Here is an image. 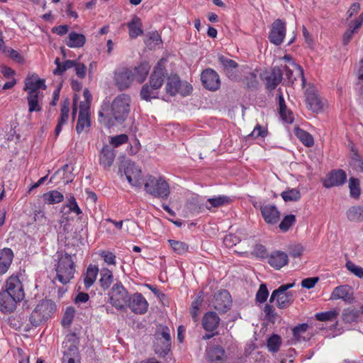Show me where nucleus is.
Here are the masks:
<instances>
[{"label":"nucleus","mask_w":363,"mask_h":363,"mask_svg":"<svg viewBox=\"0 0 363 363\" xmlns=\"http://www.w3.org/2000/svg\"><path fill=\"white\" fill-rule=\"evenodd\" d=\"M140 96L147 101H150L152 99H157L158 98L157 89H153L150 85L145 84L141 89Z\"/></svg>","instance_id":"nucleus-41"},{"label":"nucleus","mask_w":363,"mask_h":363,"mask_svg":"<svg viewBox=\"0 0 363 363\" xmlns=\"http://www.w3.org/2000/svg\"><path fill=\"white\" fill-rule=\"evenodd\" d=\"M263 312L264 313L265 319L270 323H274L277 318V313L275 311V308L269 303H267L264 308Z\"/></svg>","instance_id":"nucleus-47"},{"label":"nucleus","mask_w":363,"mask_h":363,"mask_svg":"<svg viewBox=\"0 0 363 363\" xmlns=\"http://www.w3.org/2000/svg\"><path fill=\"white\" fill-rule=\"evenodd\" d=\"M339 314L338 309H333L328 311L318 313L315 314V318L319 321L333 320L337 318Z\"/></svg>","instance_id":"nucleus-46"},{"label":"nucleus","mask_w":363,"mask_h":363,"mask_svg":"<svg viewBox=\"0 0 363 363\" xmlns=\"http://www.w3.org/2000/svg\"><path fill=\"white\" fill-rule=\"evenodd\" d=\"M330 299H342L346 303H352L354 300L352 289L348 285L337 286L334 289L331 294Z\"/></svg>","instance_id":"nucleus-20"},{"label":"nucleus","mask_w":363,"mask_h":363,"mask_svg":"<svg viewBox=\"0 0 363 363\" xmlns=\"http://www.w3.org/2000/svg\"><path fill=\"white\" fill-rule=\"evenodd\" d=\"M262 77L266 80L267 88L274 90L282 80L283 72L279 67H274L269 75L264 76V74H262Z\"/></svg>","instance_id":"nucleus-24"},{"label":"nucleus","mask_w":363,"mask_h":363,"mask_svg":"<svg viewBox=\"0 0 363 363\" xmlns=\"http://www.w3.org/2000/svg\"><path fill=\"white\" fill-rule=\"evenodd\" d=\"M281 340L279 335H273L267 340V347L269 351L277 352L279 350Z\"/></svg>","instance_id":"nucleus-48"},{"label":"nucleus","mask_w":363,"mask_h":363,"mask_svg":"<svg viewBox=\"0 0 363 363\" xmlns=\"http://www.w3.org/2000/svg\"><path fill=\"white\" fill-rule=\"evenodd\" d=\"M24 91L30 94H40L39 89L45 90L47 89L45 80L40 79L37 74H28L24 80Z\"/></svg>","instance_id":"nucleus-9"},{"label":"nucleus","mask_w":363,"mask_h":363,"mask_svg":"<svg viewBox=\"0 0 363 363\" xmlns=\"http://www.w3.org/2000/svg\"><path fill=\"white\" fill-rule=\"evenodd\" d=\"M74 313H75V310L74 308L68 307L66 309V311L64 313L63 318L62 319V321H61L62 325L64 327H67L72 323L74 316Z\"/></svg>","instance_id":"nucleus-56"},{"label":"nucleus","mask_w":363,"mask_h":363,"mask_svg":"<svg viewBox=\"0 0 363 363\" xmlns=\"http://www.w3.org/2000/svg\"><path fill=\"white\" fill-rule=\"evenodd\" d=\"M113 281V275L112 272L107 268H102L100 270V286L104 289H108Z\"/></svg>","instance_id":"nucleus-34"},{"label":"nucleus","mask_w":363,"mask_h":363,"mask_svg":"<svg viewBox=\"0 0 363 363\" xmlns=\"http://www.w3.org/2000/svg\"><path fill=\"white\" fill-rule=\"evenodd\" d=\"M346 173L342 169L330 172L323 181V186L325 188L337 186L343 184L346 181Z\"/></svg>","instance_id":"nucleus-19"},{"label":"nucleus","mask_w":363,"mask_h":363,"mask_svg":"<svg viewBox=\"0 0 363 363\" xmlns=\"http://www.w3.org/2000/svg\"><path fill=\"white\" fill-rule=\"evenodd\" d=\"M284 69L285 71L286 78L289 83L294 84L298 78H300L303 86L305 85L306 79L303 75V70L300 65L296 64L294 61H291L289 65H285Z\"/></svg>","instance_id":"nucleus-16"},{"label":"nucleus","mask_w":363,"mask_h":363,"mask_svg":"<svg viewBox=\"0 0 363 363\" xmlns=\"http://www.w3.org/2000/svg\"><path fill=\"white\" fill-rule=\"evenodd\" d=\"M115 159V153L113 150L104 147L100 154V163L104 167H109L112 165Z\"/></svg>","instance_id":"nucleus-37"},{"label":"nucleus","mask_w":363,"mask_h":363,"mask_svg":"<svg viewBox=\"0 0 363 363\" xmlns=\"http://www.w3.org/2000/svg\"><path fill=\"white\" fill-rule=\"evenodd\" d=\"M288 261L287 254L282 251H274L268 256V263L275 269H280L287 264Z\"/></svg>","instance_id":"nucleus-23"},{"label":"nucleus","mask_w":363,"mask_h":363,"mask_svg":"<svg viewBox=\"0 0 363 363\" xmlns=\"http://www.w3.org/2000/svg\"><path fill=\"white\" fill-rule=\"evenodd\" d=\"M296 222V217L294 215L290 214L284 217L283 220L279 223V228L281 231H287L290 227Z\"/></svg>","instance_id":"nucleus-53"},{"label":"nucleus","mask_w":363,"mask_h":363,"mask_svg":"<svg viewBox=\"0 0 363 363\" xmlns=\"http://www.w3.org/2000/svg\"><path fill=\"white\" fill-rule=\"evenodd\" d=\"M350 164L357 170L363 171V159L357 152L354 151L353 150L350 161Z\"/></svg>","instance_id":"nucleus-50"},{"label":"nucleus","mask_w":363,"mask_h":363,"mask_svg":"<svg viewBox=\"0 0 363 363\" xmlns=\"http://www.w3.org/2000/svg\"><path fill=\"white\" fill-rule=\"evenodd\" d=\"M260 211L264 221L268 224H275L280 218V213L274 205L261 206Z\"/></svg>","instance_id":"nucleus-21"},{"label":"nucleus","mask_w":363,"mask_h":363,"mask_svg":"<svg viewBox=\"0 0 363 363\" xmlns=\"http://www.w3.org/2000/svg\"><path fill=\"white\" fill-rule=\"evenodd\" d=\"M66 206L69 208L70 211L75 213L77 215H80L82 213L74 196L69 198Z\"/></svg>","instance_id":"nucleus-63"},{"label":"nucleus","mask_w":363,"mask_h":363,"mask_svg":"<svg viewBox=\"0 0 363 363\" xmlns=\"http://www.w3.org/2000/svg\"><path fill=\"white\" fill-rule=\"evenodd\" d=\"M349 187L350 195L354 199L359 198L360 196L359 182L357 179L350 178L349 180Z\"/></svg>","instance_id":"nucleus-52"},{"label":"nucleus","mask_w":363,"mask_h":363,"mask_svg":"<svg viewBox=\"0 0 363 363\" xmlns=\"http://www.w3.org/2000/svg\"><path fill=\"white\" fill-rule=\"evenodd\" d=\"M4 292H8L16 298L17 301H22L24 298V291L22 284L19 278L16 276H11L6 281V290Z\"/></svg>","instance_id":"nucleus-14"},{"label":"nucleus","mask_w":363,"mask_h":363,"mask_svg":"<svg viewBox=\"0 0 363 363\" xmlns=\"http://www.w3.org/2000/svg\"><path fill=\"white\" fill-rule=\"evenodd\" d=\"M99 270L96 266L89 265L86 269V272L84 279L86 289L90 288L96 279Z\"/></svg>","instance_id":"nucleus-38"},{"label":"nucleus","mask_w":363,"mask_h":363,"mask_svg":"<svg viewBox=\"0 0 363 363\" xmlns=\"http://www.w3.org/2000/svg\"><path fill=\"white\" fill-rule=\"evenodd\" d=\"M35 309L47 320L56 309V305L51 300H43L37 305Z\"/></svg>","instance_id":"nucleus-31"},{"label":"nucleus","mask_w":363,"mask_h":363,"mask_svg":"<svg viewBox=\"0 0 363 363\" xmlns=\"http://www.w3.org/2000/svg\"><path fill=\"white\" fill-rule=\"evenodd\" d=\"M108 295L109 303L113 307L121 311H125L127 308L130 295L121 283H116Z\"/></svg>","instance_id":"nucleus-5"},{"label":"nucleus","mask_w":363,"mask_h":363,"mask_svg":"<svg viewBox=\"0 0 363 363\" xmlns=\"http://www.w3.org/2000/svg\"><path fill=\"white\" fill-rule=\"evenodd\" d=\"M144 189L151 196L162 199H167L170 194L169 184L161 177L148 176L145 183Z\"/></svg>","instance_id":"nucleus-3"},{"label":"nucleus","mask_w":363,"mask_h":363,"mask_svg":"<svg viewBox=\"0 0 363 363\" xmlns=\"http://www.w3.org/2000/svg\"><path fill=\"white\" fill-rule=\"evenodd\" d=\"M150 66L147 62H142L138 66L122 67L114 72L116 86L121 91L128 89L133 82L142 84L147 78Z\"/></svg>","instance_id":"nucleus-2"},{"label":"nucleus","mask_w":363,"mask_h":363,"mask_svg":"<svg viewBox=\"0 0 363 363\" xmlns=\"http://www.w3.org/2000/svg\"><path fill=\"white\" fill-rule=\"evenodd\" d=\"M128 140V137L125 134H121L114 137H112L111 139V143L115 146L118 147L119 145L127 143Z\"/></svg>","instance_id":"nucleus-61"},{"label":"nucleus","mask_w":363,"mask_h":363,"mask_svg":"<svg viewBox=\"0 0 363 363\" xmlns=\"http://www.w3.org/2000/svg\"><path fill=\"white\" fill-rule=\"evenodd\" d=\"M17 301L16 298L11 295L8 292H0V311L2 313H11L16 307Z\"/></svg>","instance_id":"nucleus-22"},{"label":"nucleus","mask_w":363,"mask_h":363,"mask_svg":"<svg viewBox=\"0 0 363 363\" xmlns=\"http://www.w3.org/2000/svg\"><path fill=\"white\" fill-rule=\"evenodd\" d=\"M86 42L85 36L76 32H71L68 35L66 44L69 48H81Z\"/></svg>","instance_id":"nucleus-35"},{"label":"nucleus","mask_w":363,"mask_h":363,"mask_svg":"<svg viewBox=\"0 0 363 363\" xmlns=\"http://www.w3.org/2000/svg\"><path fill=\"white\" fill-rule=\"evenodd\" d=\"M154 341L155 352L160 357H165L171 349V337L169 329L166 326H160L155 333Z\"/></svg>","instance_id":"nucleus-6"},{"label":"nucleus","mask_w":363,"mask_h":363,"mask_svg":"<svg viewBox=\"0 0 363 363\" xmlns=\"http://www.w3.org/2000/svg\"><path fill=\"white\" fill-rule=\"evenodd\" d=\"M346 215L347 219L350 221L362 222L363 221V206H352L347 210Z\"/></svg>","instance_id":"nucleus-39"},{"label":"nucleus","mask_w":363,"mask_h":363,"mask_svg":"<svg viewBox=\"0 0 363 363\" xmlns=\"http://www.w3.org/2000/svg\"><path fill=\"white\" fill-rule=\"evenodd\" d=\"M285 35V23L281 19L275 20L272 24V28L269 35V41L275 45H279L282 43Z\"/></svg>","instance_id":"nucleus-10"},{"label":"nucleus","mask_w":363,"mask_h":363,"mask_svg":"<svg viewBox=\"0 0 363 363\" xmlns=\"http://www.w3.org/2000/svg\"><path fill=\"white\" fill-rule=\"evenodd\" d=\"M295 134L306 147H311L313 145V138L308 132L297 128L295 129Z\"/></svg>","instance_id":"nucleus-43"},{"label":"nucleus","mask_w":363,"mask_h":363,"mask_svg":"<svg viewBox=\"0 0 363 363\" xmlns=\"http://www.w3.org/2000/svg\"><path fill=\"white\" fill-rule=\"evenodd\" d=\"M45 320L43 315H41L35 308L29 316V322L31 327L38 326L43 321Z\"/></svg>","instance_id":"nucleus-54"},{"label":"nucleus","mask_w":363,"mask_h":363,"mask_svg":"<svg viewBox=\"0 0 363 363\" xmlns=\"http://www.w3.org/2000/svg\"><path fill=\"white\" fill-rule=\"evenodd\" d=\"M76 60H66L65 61L61 67H56L53 70V74L55 75H62L66 70L74 67V65H76Z\"/></svg>","instance_id":"nucleus-57"},{"label":"nucleus","mask_w":363,"mask_h":363,"mask_svg":"<svg viewBox=\"0 0 363 363\" xmlns=\"http://www.w3.org/2000/svg\"><path fill=\"white\" fill-rule=\"evenodd\" d=\"M184 86L186 89L184 92L180 90L182 87V82L179 77L176 74L171 75L167 78L166 91L170 96H175L177 93H181L182 95L189 94L192 89L191 86L188 84H185Z\"/></svg>","instance_id":"nucleus-12"},{"label":"nucleus","mask_w":363,"mask_h":363,"mask_svg":"<svg viewBox=\"0 0 363 363\" xmlns=\"http://www.w3.org/2000/svg\"><path fill=\"white\" fill-rule=\"evenodd\" d=\"M218 62L223 67V69L228 77L232 78L233 77V71L238 67V63L235 61L223 55L218 56Z\"/></svg>","instance_id":"nucleus-36"},{"label":"nucleus","mask_w":363,"mask_h":363,"mask_svg":"<svg viewBox=\"0 0 363 363\" xmlns=\"http://www.w3.org/2000/svg\"><path fill=\"white\" fill-rule=\"evenodd\" d=\"M284 201H296L301 198V193L298 189H291L283 191L281 194Z\"/></svg>","instance_id":"nucleus-45"},{"label":"nucleus","mask_w":363,"mask_h":363,"mask_svg":"<svg viewBox=\"0 0 363 363\" xmlns=\"http://www.w3.org/2000/svg\"><path fill=\"white\" fill-rule=\"evenodd\" d=\"M232 300L229 292L221 290L214 296L213 305L214 308L219 312H225L231 306Z\"/></svg>","instance_id":"nucleus-15"},{"label":"nucleus","mask_w":363,"mask_h":363,"mask_svg":"<svg viewBox=\"0 0 363 363\" xmlns=\"http://www.w3.org/2000/svg\"><path fill=\"white\" fill-rule=\"evenodd\" d=\"M232 201V199L227 196H218L213 198H210L207 200V202L209 203L210 206H206V208L208 210H211L212 207L213 208H219L221 206H224L228 205Z\"/></svg>","instance_id":"nucleus-40"},{"label":"nucleus","mask_w":363,"mask_h":363,"mask_svg":"<svg viewBox=\"0 0 363 363\" xmlns=\"http://www.w3.org/2000/svg\"><path fill=\"white\" fill-rule=\"evenodd\" d=\"M279 113L282 120L287 123H293V113L287 108L284 101V96L281 93H280V94L279 95Z\"/></svg>","instance_id":"nucleus-33"},{"label":"nucleus","mask_w":363,"mask_h":363,"mask_svg":"<svg viewBox=\"0 0 363 363\" xmlns=\"http://www.w3.org/2000/svg\"><path fill=\"white\" fill-rule=\"evenodd\" d=\"M267 130L263 129L261 125H257L252 132L247 135L248 138H257L258 137H265L267 135Z\"/></svg>","instance_id":"nucleus-62"},{"label":"nucleus","mask_w":363,"mask_h":363,"mask_svg":"<svg viewBox=\"0 0 363 363\" xmlns=\"http://www.w3.org/2000/svg\"><path fill=\"white\" fill-rule=\"evenodd\" d=\"M130 101L128 95L121 94L111 104L104 103L99 113L100 121L106 125H113L114 123H123L130 113Z\"/></svg>","instance_id":"nucleus-1"},{"label":"nucleus","mask_w":363,"mask_h":363,"mask_svg":"<svg viewBox=\"0 0 363 363\" xmlns=\"http://www.w3.org/2000/svg\"><path fill=\"white\" fill-rule=\"evenodd\" d=\"M45 202L49 204L58 203L63 200V195L57 191H50L43 195Z\"/></svg>","instance_id":"nucleus-42"},{"label":"nucleus","mask_w":363,"mask_h":363,"mask_svg":"<svg viewBox=\"0 0 363 363\" xmlns=\"http://www.w3.org/2000/svg\"><path fill=\"white\" fill-rule=\"evenodd\" d=\"M165 61L166 60L162 58L157 62L153 72L150 77L149 83L153 89H160L164 82L166 74L164 69Z\"/></svg>","instance_id":"nucleus-13"},{"label":"nucleus","mask_w":363,"mask_h":363,"mask_svg":"<svg viewBox=\"0 0 363 363\" xmlns=\"http://www.w3.org/2000/svg\"><path fill=\"white\" fill-rule=\"evenodd\" d=\"M43 93L30 94L27 95L28 112H40L42 111Z\"/></svg>","instance_id":"nucleus-29"},{"label":"nucleus","mask_w":363,"mask_h":363,"mask_svg":"<svg viewBox=\"0 0 363 363\" xmlns=\"http://www.w3.org/2000/svg\"><path fill=\"white\" fill-rule=\"evenodd\" d=\"M125 228L128 233L135 235L139 232V226L135 221L127 220L125 221Z\"/></svg>","instance_id":"nucleus-60"},{"label":"nucleus","mask_w":363,"mask_h":363,"mask_svg":"<svg viewBox=\"0 0 363 363\" xmlns=\"http://www.w3.org/2000/svg\"><path fill=\"white\" fill-rule=\"evenodd\" d=\"M269 296V291L266 284H262L256 294V301L260 303H264Z\"/></svg>","instance_id":"nucleus-55"},{"label":"nucleus","mask_w":363,"mask_h":363,"mask_svg":"<svg viewBox=\"0 0 363 363\" xmlns=\"http://www.w3.org/2000/svg\"><path fill=\"white\" fill-rule=\"evenodd\" d=\"M306 102L308 108L313 112H320L323 108V103L313 87H310L306 91Z\"/></svg>","instance_id":"nucleus-17"},{"label":"nucleus","mask_w":363,"mask_h":363,"mask_svg":"<svg viewBox=\"0 0 363 363\" xmlns=\"http://www.w3.org/2000/svg\"><path fill=\"white\" fill-rule=\"evenodd\" d=\"M295 285V282L283 284L279 288H284L283 291L279 293L277 300V306L279 308H286L289 307L294 301V296L291 292L287 290L292 288Z\"/></svg>","instance_id":"nucleus-18"},{"label":"nucleus","mask_w":363,"mask_h":363,"mask_svg":"<svg viewBox=\"0 0 363 363\" xmlns=\"http://www.w3.org/2000/svg\"><path fill=\"white\" fill-rule=\"evenodd\" d=\"M127 308L136 314H144L148 308V303L140 293H135L130 296Z\"/></svg>","instance_id":"nucleus-11"},{"label":"nucleus","mask_w":363,"mask_h":363,"mask_svg":"<svg viewBox=\"0 0 363 363\" xmlns=\"http://www.w3.org/2000/svg\"><path fill=\"white\" fill-rule=\"evenodd\" d=\"M347 269L355 276L363 278V268L354 264L352 261L346 262Z\"/></svg>","instance_id":"nucleus-58"},{"label":"nucleus","mask_w":363,"mask_h":363,"mask_svg":"<svg viewBox=\"0 0 363 363\" xmlns=\"http://www.w3.org/2000/svg\"><path fill=\"white\" fill-rule=\"evenodd\" d=\"M201 80L203 86L210 91H216L220 86V80L218 73L211 68L206 69L202 72Z\"/></svg>","instance_id":"nucleus-7"},{"label":"nucleus","mask_w":363,"mask_h":363,"mask_svg":"<svg viewBox=\"0 0 363 363\" xmlns=\"http://www.w3.org/2000/svg\"><path fill=\"white\" fill-rule=\"evenodd\" d=\"M91 125L90 116L88 111V107L84 104H81L79 106V113L76 130L77 133H81L85 128H89Z\"/></svg>","instance_id":"nucleus-25"},{"label":"nucleus","mask_w":363,"mask_h":363,"mask_svg":"<svg viewBox=\"0 0 363 363\" xmlns=\"http://www.w3.org/2000/svg\"><path fill=\"white\" fill-rule=\"evenodd\" d=\"M127 26L129 29V36L130 38H136L143 33L141 20L137 16H134L132 18V20L127 23Z\"/></svg>","instance_id":"nucleus-32"},{"label":"nucleus","mask_w":363,"mask_h":363,"mask_svg":"<svg viewBox=\"0 0 363 363\" xmlns=\"http://www.w3.org/2000/svg\"><path fill=\"white\" fill-rule=\"evenodd\" d=\"M359 311L354 309H345L342 312V319L345 323H352L358 321Z\"/></svg>","instance_id":"nucleus-44"},{"label":"nucleus","mask_w":363,"mask_h":363,"mask_svg":"<svg viewBox=\"0 0 363 363\" xmlns=\"http://www.w3.org/2000/svg\"><path fill=\"white\" fill-rule=\"evenodd\" d=\"M226 358L225 352L220 346H213L207 350V359L210 363H223Z\"/></svg>","instance_id":"nucleus-26"},{"label":"nucleus","mask_w":363,"mask_h":363,"mask_svg":"<svg viewBox=\"0 0 363 363\" xmlns=\"http://www.w3.org/2000/svg\"><path fill=\"white\" fill-rule=\"evenodd\" d=\"M308 328V324L303 323L296 326L293 329V335L297 341L301 340V336L306 332Z\"/></svg>","instance_id":"nucleus-59"},{"label":"nucleus","mask_w":363,"mask_h":363,"mask_svg":"<svg viewBox=\"0 0 363 363\" xmlns=\"http://www.w3.org/2000/svg\"><path fill=\"white\" fill-rule=\"evenodd\" d=\"M57 279L63 284H66L74 277L75 272L74 262L70 255L61 254L58 257L56 265Z\"/></svg>","instance_id":"nucleus-4"},{"label":"nucleus","mask_w":363,"mask_h":363,"mask_svg":"<svg viewBox=\"0 0 363 363\" xmlns=\"http://www.w3.org/2000/svg\"><path fill=\"white\" fill-rule=\"evenodd\" d=\"M203 302V298L201 296H198L192 302L191 307V315L194 322L197 321V318L199 316V312L200 306Z\"/></svg>","instance_id":"nucleus-51"},{"label":"nucleus","mask_w":363,"mask_h":363,"mask_svg":"<svg viewBox=\"0 0 363 363\" xmlns=\"http://www.w3.org/2000/svg\"><path fill=\"white\" fill-rule=\"evenodd\" d=\"M69 101L68 99H66L63 100L61 104V109H60V116L58 119V122L57 124V126L55 130V136H57L61 130L62 127L64 124H66L68 121L69 118Z\"/></svg>","instance_id":"nucleus-28"},{"label":"nucleus","mask_w":363,"mask_h":363,"mask_svg":"<svg viewBox=\"0 0 363 363\" xmlns=\"http://www.w3.org/2000/svg\"><path fill=\"white\" fill-rule=\"evenodd\" d=\"M124 174L128 182L132 186H140L142 185L143 181L142 172L140 168L136 167L134 162H126L124 168Z\"/></svg>","instance_id":"nucleus-8"},{"label":"nucleus","mask_w":363,"mask_h":363,"mask_svg":"<svg viewBox=\"0 0 363 363\" xmlns=\"http://www.w3.org/2000/svg\"><path fill=\"white\" fill-rule=\"evenodd\" d=\"M173 250L178 254H184L187 252L189 246L186 243L174 240H168Z\"/></svg>","instance_id":"nucleus-49"},{"label":"nucleus","mask_w":363,"mask_h":363,"mask_svg":"<svg viewBox=\"0 0 363 363\" xmlns=\"http://www.w3.org/2000/svg\"><path fill=\"white\" fill-rule=\"evenodd\" d=\"M74 68L75 69L76 74L77 75L78 77H79L81 79H83L85 77L86 67L83 63H81V62L77 61L76 65H74Z\"/></svg>","instance_id":"nucleus-64"},{"label":"nucleus","mask_w":363,"mask_h":363,"mask_svg":"<svg viewBox=\"0 0 363 363\" xmlns=\"http://www.w3.org/2000/svg\"><path fill=\"white\" fill-rule=\"evenodd\" d=\"M220 318L216 313L207 312L202 318V325L205 330L212 332L219 325Z\"/></svg>","instance_id":"nucleus-27"},{"label":"nucleus","mask_w":363,"mask_h":363,"mask_svg":"<svg viewBox=\"0 0 363 363\" xmlns=\"http://www.w3.org/2000/svg\"><path fill=\"white\" fill-rule=\"evenodd\" d=\"M13 254L10 248H4L0 252V274H5L13 260Z\"/></svg>","instance_id":"nucleus-30"}]
</instances>
